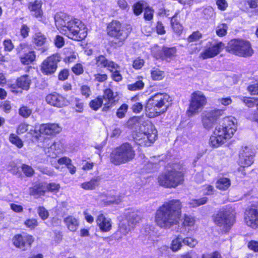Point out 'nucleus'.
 Segmentation results:
<instances>
[{"label": "nucleus", "instance_id": "obj_1", "mask_svg": "<svg viewBox=\"0 0 258 258\" xmlns=\"http://www.w3.org/2000/svg\"><path fill=\"white\" fill-rule=\"evenodd\" d=\"M54 20L57 29L69 38L81 41L86 37L87 28L80 20L62 13L56 14Z\"/></svg>", "mask_w": 258, "mask_h": 258}, {"label": "nucleus", "instance_id": "obj_2", "mask_svg": "<svg viewBox=\"0 0 258 258\" xmlns=\"http://www.w3.org/2000/svg\"><path fill=\"white\" fill-rule=\"evenodd\" d=\"M181 205L178 200L165 203L156 211L155 222L162 228H168L176 224L181 215Z\"/></svg>", "mask_w": 258, "mask_h": 258}, {"label": "nucleus", "instance_id": "obj_3", "mask_svg": "<svg viewBox=\"0 0 258 258\" xmlns=\"http://www.w3.org/2000/svg\"><path fill=\"white\" fill-rule=\"evenodd\" d=\"M235 119L227 117L223 120L222 124L217 125L210 138L211 146L217 148L227 142L236 131Z\"/></svg>", "mask_w": 258, "mask_h": 258}, {"label": "nucleus", "instance_id": "obj_4", "mask_svg": "<svg viewBox=\"0 0 258 258\" xmlns=\"http://www.w3.org/2000/svg\"><path fill=\"white\" fill-rule=\"evenodd\" d=\"M170 97L166 93H156L151 96L145 106V113L149 118H154L161 115L167 111Z\"/></svg>", "mask_w": 258, "mask_h": 258}, {"label": "nucleus", "instance_id": "obj_5", "mask_svg": "<svg viewBox=\"0 0 258 258\" xmlns=\"http://www.w3.org/2000/svg\"><path fill=\"white\" fill-rule=\"evenodd\" d=\"M214 222L224 230H229L235 221V212L229 206L220 209L214 216Z\"/></svg>", "mask_w": 258, "mask_h": 258}, {"label": "nucleus", "instance_id": "obj_6", "mask_svg": "<svg viewBox=\"0 0 258 258\" xmlns=\"http://www.w3.org/2000/svg\"><path fill=\"white\" fill-rule=\"evenodd\" d=\"M135 152L128 143H124L116 148L111 154V162L115 165H120L132 160Z\"/></svg>", "mask_w": 258, "mask_h": 258}, {"label": "nucleus", "instance_id": "obj_7", "mask_svg": "<svg viewBox=\"0 0 258 258\" xmlns=\"http://www.w3.org/2000/svg\"><path fill=\"white\" fill-rule=\"evenodd\" d=\"M227 50L238 56L249 57L252 55L253 51L249 42L243 39H233L228 44Z\"/></svg>", "mask_w": 258, "mask_h": 258}, {"label": "nucleus", "instance_id": "obj_8", "mask_svg": "<svg viewBox=\"0 0 258 258\" xmlns=\"http://www.w3.org/2000/svg\"><path fill=\"white\" fill-rule=\"evenodd\" d=\"M183 181V173L181 171L173 169L163 173L158 176L159 184L166 187H176Z\"/></svg>", "mask_w": 258, "mask_h": 258}, {"label": "nucleus", "instance_id": "obj_9", "mask_svg": "<svg viewBox=\"0 0 258 258\" xmlns=\"http://www.w3.org/2000/svg\"><path fill=\"white\" fill-rule=\"evenodd\" d=\"M125 220L120 221L118 230L115 233L116 238L121 239L122 236L126 235L131 230V225L139 223L141 219L137 213L127 211L124 214Z\"/></svg>", "mask_w": 258, "mask_h": 258}, {"label": "nucleus", "instance_id": "obj_10", "mask_svg": "<svg viewBox=\"0 0 258 258\" xmlns=\"http://www.w3.org/2000/svg\"><path fill=\"white\" fill-rule=\"evenodd\" d=\"M207 104V98L204 93L197 91L193 92L190 96L189 105L187 110L188 116L198 114Z\"/></svg>", "mask_w": 258, "mask_h": 258}, {"label": "nucleus", "instance_id": "obj_11", "mask_svg": "<svg viewBox=\"0 0 258 258\" xmlns=\"http://www.w3.org/2000/svg\"><path fill=\"white\" fill-rule=\"evenodd\" d=\"M157 132L151 124L147 125L144 132H139L134 138L136 142L140 146H149L156 139Z\"/></svg>", "mask_w": 258, "mask_h": 258}, {"label": "nucleus", "instance_id": "obj_12", "mask_svg": "<svg viewBox=\"0 0 258 258\" xmlns=\"http://www.w3.org/2000/svg\"><path fill=\"white\" fill-rule=\"evenodd\" d=\"M107 32L109 36L114 37L122 43L128 36L130 31L118 21H112L107 26Z\"/></svg>", "mask_w": 258, "mask_h": 258}, {"label": "nucleus", "instance_id": "obj_13", "mask_svg": "<svg viewBox=\"0 0 258 258\" xmlns=\"http://www.w3.org/2000/svg\"><path fill=\"white\" fill-rule=\"evenodd\" d=\"M61 128L56 123L42 124L38 127L35 126L34 130H30L29 134L37 140H39L41 134L54 135L60 132Z\"/></svg>", "mask_w": 258, "mask_h": 258}, {"label": "nucleus", "instance_id": "obj_14", "mask_svg": "<svg viewBox=\"0 0 258 258\" xmlns=\"http://www.w3.org/2000/svg\"><path fill=\"white\" fill-rule=\"evenodd\" d=\"M222 110L214 109L204 111L202 115V122L204 128H212L219 118L223 115Z\"/></svg>", "mask_w": 258, "mask_h": 258}, {"label": "nucleus", "instance_id": "obj_15", "mask_svg": "<svg viewBox=\"0 0 258 258\" xmlns=\"http://www.w3.org/2000/svg\"><path fill=\"white\" fill-rule=\"evenodd\" d=\"M60 185L55 182L39 183L30 188V192L32 195H44L46 191L56 193L59 191Z\"/></svg>", "mask_w": 258, "mask_h": 258}, {"label": "nucleus", "instance_id": "obj_16", "mask_svg": "<svg viewBox=\"0 0 258 258\" xmlns=\"http://www.w3.org/2000/svg\"><path fill=\"white\" fill-rule=\"evenodd\" d=\"M12 241L16 247L25 251L31 247L34 241V238L33 236L26 233L17 234L13 238Z\"/></svg>", "mask_w": 258, "mask_h": 258}, {"label": "nucleus", "instance_id": "obj_17", "mask_svg": "<svg viewBox=\"0 0 258 258\" xmlns=\"http://www.w3.org/2000/svg\"><path fill=\"white\" fill-rule=\"evenodd\" d=\"M31 83L30 77L27 75H24L17 79L16 85L8 84V85L12 92L18 94L22 93V91L20 89L26 91L28 90Z\"/></svg>", "mask_w": 258, "mask_h": 258}, {"label": "nucleus", "instance_id": "obj_18", "mask_svg": "<svg viewBox=\"0 0 258 258\" xmlns=\"http://www.w3.org/2000/svg\"><path fill=\"white\" fill-rule=\"evenodd\" d=\"M59 60V57L57 55L48 57L43 60L41 65V72L46 75L53 74L56 70L57 64Z\"/></svg>", "mask_w": 258, "mask_h": 258}, {"label": "nucleus", "instance_id": "obj_19", "mask_svg": "<svg viewBox=\"0 0 258 258\" xmlns=\"http://www.w3.org/2000/svg\"><path fill=\"white\" fill-rule=\"evenodd\" d=\"M224 47L225 44L222 42L212 43L201 54V56L203 59L212 58L221 52Z\"/></svg>", "mask_w": 258, "mask_h": 258}, {"label": "nucleus", "instance_id": "obj_20", "mask_svg": "<svg viewBox=\"0 0 258 258\" xmlns=\"http://www.w3.org/2000/svg\"><path fill=\"white\" fill-rule=\"evenodd\" d=\"M44 142L48 143V145H50L49 147H44V151L48 156L53 158L63 153V145L60 141L50 143L49 139L46 138Z\"/></svg>", "mask_w": 258, "mask_h": 258}, {"label": "nucleus", "instance_id": "obj_21", "mask_svg": "<svg viewBox=\"0 0 258 258\" xmlns=\"http://www.w3.org/2000/svg\"><path fill=\"white\" fill-rule=\"evenodd\" d=\"M244 222L248 226L252 228H258V208H251L246 211Z\"/></svg>", "mask_w": 258, "mask_h": 258}, {"label": "nucleus", "instance_id": "obj_22", "mask_svg": "<svg viewBox=\"0 0 258 258\" xmlns=\"http://www.w3.org/2000/svg\"><path fill=\"white\" fill-rule=\"evenodd\" d=\"M45 100L48 104L58 108L63 107L68 104L66 98L57 93L48 94L46 96Z\"/></svg>", "mask_w": 258, "mask_h": 258}, {"label": "nucleus", "instance_id": "obj_23", "mask_svg": "<svg viewBox=\"0 0 258 258\" xmlns=\"http://www.w3.org/2000/svg\"><path fill=\"white\" fill-rule=\"evenodd\" d=\"M117 93H114L110 89H105L103 95L105 103L102 110L106 111L113 107L117 100Z\"/></svg>", "mask_w": 258, "mask_h": 258}, {"label": "nucleus", "instance_id": "obj_24", "mask_svg": "<svg viewBox=\"0 0 258 258\" xmlns=\"http://www.w3.org/2000/svg\"><path fill=\"white\" fill-rule=\"evenodd\" d=\"M254 153L250 149L245 147L239 155V164L242 167L250 166L253 162Z\"/></svg>", "mask_w": 258, "mask_h": 258}, {"label": "nucleus", "instance_id": "obj_25", "mask_svg": "<svg viewBox=\"0 0 258 258\" xmlns=\"http://www.w3.org/2000/svg\"><path fill=\"white\" fill-rule=\"evenodd\" d=\"M96 223L100 230L107 232L112 228V221L109 217H106L103 214L100 213L97 217Z\"/></svg>", "mask_w": 258, "mask_h": 258}, {"label": "nucleus", "instance_id": "obj_26", "mask_svg": "<svg viewBox=\"0 0 258 258\" xmlns=\"http://www.w3.org/2000/svg\"><path fill=\"white\" fill-rule=\"evenodd\" d=\"M42 1L41 0H35L34 2H30L28 4V8L32 16L36 18H41L43 16V11L41 9Z\"/></svg>", "mask_w": 258, "mask_h": 258}, {"label": "nucleus", "instance_id": "obj_27", "mask_svg": "<svg viewBox=\"0 0 258 258\" xmlns=\"http://www.w3.org/2000/svg\"><path fill=\"white\" fill-rule=\"evenodd\" d=\"M96 64L99 68H107L108 71H112V69L117 67L116 63L107 59L103 55H100L96 57Z\"/></svg>", "mask_w": 258, "mask_h": 258}, {"label": "nucleus", "instance_id": "obj_28", "mask_svg": "<svg viewBox=\"0 0 258 258\" xmlns=\"http://www.w3.org/2000/svg\"><path fill=\"white\" fill-rule=\"evenodd\" d=\"M63 222L68 229L71 232H75L79 226L78 219L72 216H69L64 218Z\"/></svg>", "mask_w": 258, "mask_h": 258}, {"label": "nucleus", "instance_id": "obj_29", "mask_svg": "<svg viewBox=\"0 0 258 258\" xmlns=\"http://www.w3.org/2000/svg\"><path fill=\"white\" fill-rule=\"evenodd\" d=\"M35 58L36 55L34 51H30L20 57L21 63L25 65L31 64L35 60Z\"/></svg>", "mask_w": 258, "mask_h": 258}, {"label": "nucleus", "instance_id": "obj_30", "mask_svg": "<svg viewBox=\"0 0 258 258\" xmlns=\"http://www.w3.org/2000/svg\"><path fill=\"white\" fill-rule=\"evenodd\" d=\"M99 183L98 178H93L90 181L84 182L81 184V187L85 190H93Z\"/></svg>", "mask_w": 258, "mask_h": 258}, {"label": "nucleus", "instance_id": "obj_31", "mask_svg": "<svg viewBox=\"0 0 258 258\" xmlns=\"http://www.w3.org/2000/svg\"><path fill=\"white\" fill-rule=\"evenodd\" d=\"M196 219L194 217L189 215H185L182 222V225L189 232L195 225Z\"/></svg>", "mask_w": 258, "mask_h": 258}, {"label": "nucleus", "instance_id": "obj_32", "mask_svg": "<svg viewBox=\"0 0 258 258\" xmlns=\"http://www.w3.org/2000/svg\"><path fill=\"white\" fill-rule=\"evenodd\" d=\"M183 238L180 235H178L172 240L170 248L173 252L178 251L181 248Z\"/></svg>", "mask_w": 258, "mask_h": 258}, {"label": "nucleus", "instance_id": "obj_33", "mask_svg": "<svg viewBox=\"0 0 258 258\" xmlns=\"http://www.w3.org/2000/svg\"><path fill=\"white\" fill-rule=\"evenodd\" d=\"M230 185V180L226 177L220 178L216 182V187L221 190L227 189Z\"/></svg>", "mask_w": 258, "mask_h": 258}, {"label": "nucleus", "instance_id": "obj_34", "mask_svg": "<svg viewBox=\"0 0 258 258\" xmlns=\"http://www.w3.org/2000/svg\"><path fill=\"white\" fill-rule=\"evenodd\" d=\"M46 37L41 32H36L33 35V42L36 46H42L46 43Z\"/></svg>", "mask_w": 258, "mask_h": 258}, {"label": "nucleus", "instance_id": "obj_35", "mask_svg": "<svg viewBox=\"0 0 258 258\" xmlns=\"http://www.w3.org/2000/svg\"><path fill=\"white\" fill-rule=\"evenodd\" d=\"M151 79L154 81H161L164 76V72L158 68H154L150 71Z\"/></svg>", "mask_w": 258, "mask_h": 258}, {"label": "nucleus", "instance_id": "obj_36", "mask_svg": "<svg viewBox=\"0 0 258 258\" xmlns=\"http://www.w3.org/2000/svg\"><path fill=\"white\" fill-rule=\"evenodd\" d=\"M121 201L122 199L120 196L108 197L105 199L102 200V205L106 206L111 204H119Z\"/></svg>", "mask_w": 258, "mask_h": 258}, {"label": "nucleus", "instance_id": "obj_37", "mask_svg": "<svg viewBox=\"0 0 258 258\" xmlns=\"http://www.w3.org/2000/svg\"><path fill=\"white\" fill-rule=\"evenodd\" d=\"M139 80L136 81L135 83L128 84L127 86L128 90L132 91H136L141 90L144 87V83L142 81L143 77H140L138 78Z\"/></svg>", "mask_w": 258, "mask_h": 258}, {"label": "nucleus", "instance_id": "obj_38", "mask_svg": "<svg viewBox=\"0 0 258 258\" xmlns=\"http://www.w3.org/2000/svg\"><path fill=\"white\" fill-rule=\"evenodd\" d=\"M147 6V3L145 1L142 0L138 2L133 6L134 14L137 16L140 15L143 12V8H145Z\"/></svg>", "mask_w": 258, "mask_h": 258}, {"label": "nucleus", "instance_id": "obj_39", "mask_svg": "<svg viewBox=\"0 0 258 258\" xmlns=\"http://www.w3.org/2000/svg\"><path fill=\"white\" fill-rule=\"evenodd\" d=\"M9 141L12 144L15 145L18 148H21L23 146V142L22 140L14 134H10Z\"/></svg>", "mask_w": 258, "mask_h": 258}, {"label": "nucleus", "instance_id": "obj_40", "mask_svg": "<svg viewBox=\"0 0 258 258\" xmlns=\"http://www.w3.org/2000/svg\"><path fill=\"white\" fill-rule=\"evenodd\" d=\"M24 225L30 230H33L38 226V222L35 218H28L24 221Z\"/></svg>", "mask_w": 258, "mask_h": 258}, {"label": "nucleus", "instance_id": "obj_41", "mask_svg": "<svg viewBox=\"0 0 258 258\" xmlns=\"http://www.w3.org/2000/svg\"><path fill=\"white\" fill-rule=\"evenodd\" d=\"M208 201L206 197H204L200 199H192L189 202V205L192 208H196L201 205L205 204Z\"/></svg>", "mask_w": 258, "mask_h": 258}, {"label": "nucleus", "instance_id": "obj_42", "mask_svg": "<svg viewBox=\"0 0 258 258\" xmlns=\"http://www.w3.org/2000/svg\"><path fill=\"white\" fill-rule=\"evenodd\" d=\"M240 99L247 107H253L254 106H256L258 98L241 97Z\"/></svg>", "mask_w": 258, "mask_h": 258}, {"label": "nucleus", "instance_id": "obj_43", "mask_svg": "<svg viewBox=\"0 0 258 258\" xmlns=\"http://www.w3.org/2000/svg\"><path fill=\"white\" fill-rule=\"evenodd\" d=\"M171 24L174 31L176 33H179L182 30V26L176 19V16L171 18Z\"/></svg>", "mask_w": 258, "mask_h": 258}, {"label": "nucleus", "instance_id": "obj_44", "mask_svg": "<svg viewBox=\"0 0 258 258\" xmlns=\"http://www.w3.org/2000/svg\"><path fill=\"white\" fill-rule=\"evenodd\" d=\"M119 66L117 64V68L112 69V71H109L111 73V77L115 82H120L122 80V77L120 73L119 69Z\"/></svg>", "mask_w": 258, "mask_h": 258}, {"label": "nucleus", "instance_id": "obj_45", "mask_svg": "<svg viewBox=\"0 0 258 258\" xmlns=\"http://www.w3.org/2000/svg\"><path fill=\"white\" fill-rule=\"evenodd\" d=\"M102 103V98L101 97H97L90 102V106L92 109L97 110L101 106Z\"/></svg>", "mask_w": 258, "mask_h": 258}, {"label": "nucleus", "instance_id": "obj_46", "mask_svg": "<svg viewBox=\"0 0 258 258\" xmlns=\"http://www.w3.org/2000/svg\"><path fill=\"white\" fill-rule=\"evenodd\" d=\"M151 52L153 56L157 59L163 58V48L157 45H154L151 48Z\"/></svg>", "mask_w": 258, "mask_h": 258}, {"label": "nucleus", "instance_id": "obj_47", "mask_svg": "<svg viewBox=\"0 0 258 258\" xmlns=\"http://www.w3.org/2000/svg\"><path fill=\"white\" fill-rule=\"evenodd\" d=\"M198 243V240L193 237H187L183 238V243L191 248L195 247Z\"/></svg>", "mask_w": 258, "mask_h": 258}, {"label": "nucleus", "instance_id": "obj_48", "mask_svg": "<svg viewBox=\"0 0 258 258\" xmlns=\"http://www.w3.org/2000/svg\"><path fill=\"white\" fill-rule=\"evenodd\" d=\"M228 26L225 24L219 25L216 28V34L219 36H223L226 34Z\"/></svg>", "mask_w": 258, "mask_h": 258}, {"label": "nucleus", "instance_id": "obj_49", "mask_svg": "<svg viewBox=\"0 0 258 258\" xmlns=\"http://www.w3.org/2000/svg\"><path fill=\"white\" fill-rule=\"evenodd\" d=\"M21 168L23 172L26 176H32L34 173V169L29 165L23 164Z\"/></svg>", "mask_w": 258, "mask_h": 258}, {"label": "nucleus", "instance_id": "obj_50", "mask_svg": "<svg viewBox=\"0 0 258 258\" xmlns=\"http://www.w3.org/2000/svg\"><path fill=\"white\" fill-rule=\"evenodd\" d=\"M37 213L42 220L47 219L49 216L48 211L43 207H39L37 209Z\"/></svg>", "mask_w": 258, "mask_h": 258}, {"label": "nucleus", "instance_id": "obj_51", "mask_svg": "<svg viewBox=\"0 0 258 258\" xmlns=\"http://www.w3.org/2000/svg\"><path fill=\"white\" fill-rule=\"evenodd\" d=\"M163 58L164 57H171L174 55L176 53V50L174 47L172 48H163Z\"/></svg>", "mask_w": 258, "mask_h": 258}, {"label": "nucleus", "instance_id": "obj_52", "mask_svg": "<svg viewBox=\"0 0 258 258\" xmlns=\"http://www.w3.org/2000/svg\"><path fill=\"white\" fill-rule=\"evenodd\" d=\"M247 90L251 95H258V81H256L253 84L249 85Z\"/></svg>", "mask_w": 258, "mask_h": 258}, {"label": "nucleus", "instance_id": "obj_53", "mask_svg": "<svg viewBox=\"0 0 258 258\" xmlns=\"http://www.w3.org/2000/svg\"><path fill=\"white\" fill-rule=\"evenodd\" d=\"M154 10L150 7H147L145 9L144 18L146 20L150 21L153 19Z\"/></svg>", "mask_w": 258, "mask_h": 258}, {"label": "nucleus", "instance_id": "obj_54", "mask_svg": "<svg viewBox=\"0 0 258 258\" xmlns=\"http://www.w3.org/2000/svg\"><path fill=\"white\" fill-rule=\"evenodd\" d=\"M74 108L77 112L81 113L84 110V103L78 98L74 100Z\"/></svg>", "mask_w": 258, "mask_h": 258}, {"label": "nucleus", "instance_id": "obj_55", "mask_svg": "<svg viewBox=\"0 0 258 258\" xmlns=\"http://www.w3.org/2000/svg\"><path fill=\"white\" fill-rule=\"evenodd\" d=\"M127 109L128 106L126 104H123L121 105L117 111L116 115L117 117L120 118H123L124 116L125 113L127 111Z\"/></svg>", "mask_w": 258, "mask_h": 258}, {"label": "nucleus", "instance_id": "obj_56", "mask_svg": "<svg viewBox=\"0 0 258 258\" xmlns=\"http://www.w3.org/2000/svg\"><path fill=\"white\" fill-rule=\"evenodd\" d=\"M202 35L199 31H196L192 33L188 38V41L189 42H195L199 40L202 38Z\"/></svg>", "mask_w": 258, "mask_h": 258}, {"label": "nucleus", "instance_id": "obj_57", "mask_svg": "<svg viewBox=\"0 0 258 258\" xmlns=\"http://www.w3.org/2000/svg\"><path fill=\"white\" fill-rule=\"evenodd\" d=\"M144 63L145 61L144 59L140 58H138L133 61V67L134 69L139 70L143 67V66L144 65Z\"/></svg>", "mask_w": 258, "mask_h": 258}, {"label": "nucleus", "instance_id": "obj_58", "mask_svg": "<svg viewBox=\"0 0 258 258\" xmlns=\"http://www.w3.org/2000/svg\"><path fill=\"white\" fill-rule=\"evenodd\" d=\"M31 113V110L26 106H23L19 109V114L24 117H28Z\"/></svg>", "mask_w": 258, "mask_h": 258}, {"label": "nucleus", "instance_id": "obj_59", "mask_svg": "<svg viewBox=\"0 0 258 258\" xmlns=\"http://www.w3.org/2000/svg\"><path fill=\"white\" fill-rule=\"evenodd\" d=\"M54 44L58 48L62 47L64 44L63 38L59 35H57L54 39Z\"/></svg>", "mask_w": 258, "mask_h": 258}, {"label": "nucleus", "instance_id": "obj_60", "mask_svg": "<svg viewBox=\"0 0 258 258\" xmlns=\"http://www.w3.org/2000/svg\"><path fill=\"white\" fill-rule=\"evenodd\" d=\"M94 78L95 81L102 83L105 81L107 79L108 76L105 74L98 73L94 75Z\"/></svg>", "mask_w": 258, "mask_h": 258}, {"label": "nucleus", "instance_id": "obj_61", "mask_svg": "<svg viewBox=\"0 0 258 258\" xmlns=\"http://www.w3.org/2000/svg\"><path fill=\"white\" fill-rule=\"evenodd\" d=\"M29 30V28L26 24H23L20 29L21 35L23 38L27 37L28 36Z\"/></svg>", "mask_w": 258, "mask_h": 258}, {"label": "nucleus", "instance_id": "obj_62", "mask_svg": "<svg viewBox=\"0 0 258 258\" xmlns=\"http://www.w3.org/2000/svg\"><path fill=\"white\" fill-rule=\"evenodd\" d=\"M3 44L6 51H11L14 48V45L10 39L5 40L3 42Z\"/></svg>", "mask_w": 258, "mask_h": 258}, {"label": "nucleus", "instance_id": "obj_63", "mask_svg": "<svg viewBox=\"0 0 258 258\" xmlns=\"http://www.w3.org/2000/svg\"><path fill=\"white\" fill-rule=\"evenodd\" d=\"M81 92L82 95L84 96L86 98L89 97L91 94V91L90 88L85 85L81 87Z\"/></svg>", "mask_w": 258, "mask_h": 258}, {"label": "nucleus", "instance_id": "obj_64", "mask_svg": "<svg viewBox=\"0 0 258 258\" xmlns=\"http://www.w3.org/2000/svg\"><path fill=\"white\" fill-rule=\"evenodd\" d=\"M247 118L258 123V113L256 111L250 112L247 115Z\"/></svg>", "mask_w": 258, "mask_h": 258}]
</instances>
